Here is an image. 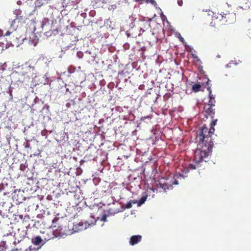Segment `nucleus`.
I'll list each match as a JSON object with an SVG mask.
<instances>
[{"label":"nucleus","instance_id":"12","mask_svg":"<svg viewBox=\"0 0 251 251\" xmlns=\"http://www.w3.org/2000/svg\"><path fill=\"white\" fill-rule=\"evenodd\" d=\"M50 0H36L35 1V5L37 7H41L42 5L48 3Z\"/></svg>","mask_w":251,"mask_h":251},{"label":"nucleus","instance_id":"3","mask_svg":"<svg viewBox=\"0 0 251 251\" xmlns=\"http://www.w3.org/2000/svg\"><path fill=\"white\" fill-rule=\"evenodd\" d=\"M111 4L109 5L108 9L114 10L116 8H121L124 4H125L126 0H111Z\"/></svg>","mask_w":251,"mask_h":251},{"label":"nucleus","instance_id":"14","mask_svg":"<svg viewBox=\"0 0 251 251\" xmlns=\"http://www.w3.org/2000/svg\"><path fill=\"white\" fill-rule=\"evenodd\" d=\"M137 203V201H130L126 205V207L127 209H129L132 207L133 204Z\"/></svg>","mask_w":251,"mask_h":251},{"label":"nucleus","instance_id":"10","mask_svg":"<svg viewBox=\"0 0 251 251\" xmlns=\"http://www.w3.org/2000/svg\"><path fill=\"white\" fill-rule=\"evenodd\" d=\"M32 243L35 245H40L43 242V240L39 236L35 237L32 240Z\"/></svg>","mask_w":251,"mask_h":251},{"label":"nucleus","instance_id":"2","mask_svg":"<svg viewBox=\"0 0 251 251\" xmlns=\"http://www.w3.org/2000/svg\"><path fill=\"white\" fill-rule=\"evenodd\" d=\"M214 126H210V127L208 128L206 125L202 126L197 133L196 141L200 145L201 144L203 145L204 142H213L212 136L214 135Z\"/></svg>","mask_w":251,"mask_h":251},{"label":"nucleus","instance_id":"17","mask_svg":"<svg viewBox=\"0 0 251 251\" xmlns=\"http://www.w3.org/2000/svg\"><path fill=\"white\" fill-rule=\"evenodd\" d=\"M159 185L160 186V187L162 188L164 190H165L166 189H169L168 186L166 184H161L159 183Z\"/></svg>","mask_w":251,"mask_h":251},{"label":"nucleus","instance_id":"6","mask_svg":"<svg viewBox=\"0 0 251 251\" xmlns=\"http://www.w3.org/2000/svg\"><path fill=\"white\" fill-rule=\"evenodd\" d=\"M151 19H149L148 20L144 19L141 20L139 24L141 30H142L143 32H144L145 30L149 29L151 27Z\"/></svg>","mask_w":251,"mask_h":251},{"label":"nucleus","instance_id":"13","mask_svg":"<svg viewBox=\"0 0 251 251\" xmlns=\"http://www.w3.org/2000/svg\"><path fill=\"white\" fill-rule=\"evenodd\" d=\"M201 85L200 83H196L192 86V90L194 92H198L201 91Z\"/></svg>","mask_w":251,"mask_h":251},{"label":"nucleus","instance_id":"9","mask_svg":"<svg viewBox=\"0 0 251 251\" xmlns=\"http://www.w3.org/2000/svg\"><path fill=\"white\" fill-rule=\"evenodd\" d=\"M196 163V165H194L193 164H189L187 168H185V170H186V172H188L189 170H195L198 168H199V163L195 162Z\"/></svg>","mask_w":251,"mask_h":251},{"label":"nucleus","instance_id":"8","mask_svg":"<svg viewBox=\"0 0 251 251\" xmlns=\"http://www.w3.org/2000/svg\"><path fill=\"white\" fill-rule=\"evenodd\" d=\"M142 236L140 235H133L129 239V244L130 245L134 246L141 241Z\"/></svg>","mask_w":251,"mask_h":251},{"label":"nucleus","instance_id":"23","mask_svg":"<svg viewBox=\"0 0 251 251\" xmlns=\"http://www.w3.org/2000/svg\"><path fill=\"white\" fill-rule=\"evenodd\" d=\"M146 118H150V119H151V117H150V116H145V117H143V118H142V119H144H144H146Z\"/></svg>","mask_w":251,"mask_h":251},{"label":"nucleus","instance_id":"18","mask_svg":"<svg viewBox=\"0 0 251 251\" xmlns=\"http://www.w3.org/2000/svg\"><path fill=\"white\" fill-rule=\"evenodd\" d=\"M100 221L106 222L107 221V215H102V217L101 218Z\"/></svg>","mask_w":251,"mask_h":251},{"label":"nucleus","instance_id":"22","mask_svg":"<svg viewBox=\"0 0 251 251\" xmlns=\"http://www.w3.org/2000/svg\"><path fill=\"white\" fill-rule=\"evenodd\" d=\"M11 32L9 31H7L6 33L5 34V36H8L10 34Z\"/></svg>","mask_w":251,"mask_h":251},{"label":"nucleus","instance_id":"15","mask_svg":"<svg viewBox=\"0 0 251 251\" xmlns=\"http://www.w3.org/2000/svg\"><path fill=\"white\" fill-rule=\"evenodd\" d=\"M216 101L215 100L213 99L211 100H209L208 103H207V105H209V106H211L214 107L215 105Z\"/></svg>","mask_w":251,"mask_h":251},{"label":"nucleus","instance_id":"20","mask_svg":"<svg viewBox=\"0 0 251 251\" xmlns=\"http://www.w3.org/2000/svg\"><path fill=\"white\" fill-rule=\"evenodd\" d=\"M177 3L179 6H181L183 5V0H177Z\"/></svg>","mask_w":251,"mask_h":251},{"label":"nucleus","instance_id":"4","mask_svg":"<svg viewBox=\"0 0 251 251\" xmlns=\"http://www.w3.org/2000/svg\"><path fill=\"white\" fill-rule=\"evenodd\" d=\"M211 20L212 21L210 23V25L212 26H215L216 25H219L220 22L223 24V15L219 13L214 14V15L212 17Z\"/></svg>","mask_w":251,"mask_h":251},{"label":"nucleus","instance_id":"1","mask_svg":"<svg viewBox=\"0 0 251 251\" xmlns=\"http://www.w3.org/2000/svg\"><path fill=\"white\" fill-rule=\"evenodd\" d=\"M198 146L201 148H198L194 153V161L197 163H200L202 161H208V156L212 152V149L213 147V142L206 143L201 145L198 143Z\"/></svg>","mask_w":251,"mask_h":251},{"label":"nucleus","instance_id":"11","mask_svg":"<svg viewBox=\"0 0 251 251\" xmlns=\"http://www.w3.org/2000/svg\"><path fill=\"white\" fill-rule=\"evenodd\" d=\"M209 81H210L209 79H207V81L206 83L207 89L209 92V95H208L209 98V100H211L213 99H215V97L212 94V90L211 89L210 86H209Z\"/></svg>","mask_w":251,"mask_h":251},{"label":"nucleus","instance_id":"24","mask_svg":"<svg viewBox=\"0 0 251 251\" xmlns=\"http://www.w3.org/2000/svg\"><path fill=\"white\" fill-rule=\"evenodd\" d=\"M29 147V144H27L25 146L26 148H28Z\"/></svg>","mask_w":251,"mask_h":251},{"label":"nucleus","instance_id":"19","mask_svg":"<svg viewBox=\"0 0 251 251\" xmlns=\"http://www.w3.org/2000/svg\"><path fill=\"white\" fill-rule=\"evenodd\" d=\"M217 119H215L212 121L211 123L210 124V126H214L217 123Z\"/></svg>","mask_w":251,"mask_h":251},{"label":"nucleus","instance_id":"21","mask_svg":"<svg viewBox=\"0 0 251 251\" xmlns=\"http://www.w3.org/2000/svg\"><path fill=\"white\" fill-rule=\"evenodd\" d=\"M25 251H34V250L31 249V246H30L28 249L25 250Z\"/></svg>","mask_w":251,"mask_h":251},{"label":"nucleus","instance_id":"16","mask_svg":"<svg viewBox=\"0 0 251 251\" xmlns=\"http://www.w3.org/2000/svg\"><path fill=\"white\" fill-rule=\"evenodd\" d=\"M146 200H147V197H145V196L142 197L138 201V205L139 206V205H141V204H143L145 202V201H146Z\"/></svg>","mask_w":251,"mask_h":251},{"label":"nucleus","instance_id":"25","mask_svg":"<svg viewBox=\"0 0 251 251\" xmlns=\"http://www.w3.org/2000/svg\"><path fill=\"white\" fill-rule=\"evenodd\" d=\"M107 0H102V2L106 3Z\"/></svg>","mask_w":251,"mask_h":251},{"label":"nucleus","instance_id":"5","mask_svg":"<svg viewBox=\"0 0 251 251\" xmlns=\"http://www.w3.org/2000/svg\"><path fill=\"white\" fill-rule=\"evenodd\" d=\"M204 112L205 116L207 118L208 116L213 118L215 115V109L213 106L205 104L204 106Z\"/></svg>","mask_w":251,"mask_h":251},{"label":"nucleus","instance_id":"7","mask_svg":"<svg viewBox=\"0 0 251 251\" xmlns=\"http://www.w3.org/2000/svg\"><path fill=\"white\" fill-rule=\"evenodd\" d=\"M223 24H231L235 20V15L232 13H226L223 15Z\"/></svg>","mask_w":251,"mask_h":251}]
</instances>
